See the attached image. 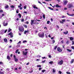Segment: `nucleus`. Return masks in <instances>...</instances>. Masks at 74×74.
<instances>
[{"instance_id":"f257e3e1","label":"nucleus","mask_w":74,"mask_h":74,"mask_svg":"<svg viewBox=\"0 0 74 74\" xmlns=\"http://www.w3.org/2000/svg\"><path fill=\"white\" fill-rule=\"evenodd\" d=\"M38 36L39 37L43 38V37H44V32H43L42 33H39L38 34Z\"/></svg>"},{"instance_id":"f03ea898","label":"nucleus","mask_w":74,"mask_h":74,"mask_svg":"<svg viewBox=\"0 0 74 74\" xmlns=\"http://www.w3.org/2000/svg\"><path fill=\"white\" fill-rule=\"evenodd\" d=\"M68 8H71L73 7V5L71 4H69L68 5H67Z\"/></svg>"},{"instance_id":"7ed1b4c3","label":"nucleus","mask_w":74,"mask_h":74,"mask_svg":"<svg viewBox=\"0 0 74 74\" xmlns=\"http://www.w3.org/2000/svg\"><path fill=\"white\" fill-rule=\"evenodd\" d=\"M68 3V1L67 0L63 1V4L64 5H66Z\"/></svg>"},{"instance_id":"20e7f679","label":"nucleus","mask_w":74,"mask_h":74,"mask_svg":"<svg viewBox=\"0 0 74 74\" xmlns=\"http://www.w3.org/2000/svg\"><path fill=\"white\" fill-rule=\"evenodd\" d=\"M19 31H20L21 32H24V28H23L19 27L18 28Z\"/></svg>"},{"instance_id":"39448f33","label":"nucleus","mask_w":74,"mask_h":74,"mask_svg":"<svg viewBox=\"0 0 74 74\" xmlns=\"http://www.w3.org/2000/svg\"><path fill=\"white\" fill-rule=\"evenodd\" d=\"M63 60H61L59 62H58V64H59L60 65H62V64H63Z\"/></svg>"},{"instance_id":"423d86ee","label":"nucleus","mask_w":74,"mask_h":74,"mask_svg":"<svg viewBox=\"0 0 74 74\" xmlns=\"http://www.w3.org/2000/svg\"><path fill=\"white\" fill-rule=\"evenodd\" d=\"M14 58L15 62H18V58H16L15 55L14 56Z\"/></svg>"},{"instance_id":"0eeeda50","label":"nucleus","mask_w":74,"mask_h":74,"mask_svg":"<svg viewBox=\"0 0 74 74\" xmlns=\"http://www.w3.org/2000/svg\"><path fill=\"white\" fill-rule=\"evenodd\" d=\"M57 51L59 52H62V50L60 47H58L57 48Z\"/></svg>"},{"instance_id":"6e6552de","label":"nucleus","mask_w":74,"mask_h":74,"mask_svg":"<svg viewBox=\"0 0 74 74\" xmlns=\"http://www.w3.org/2000/svg\"><path fill=\"white\" fill-rule=\"evenodd\" d=\"M27 53H28V51H26L25 52V51H24L23 52V54L24 55H27Z\"/></svg>"},{"instance_id":"1a4fd4ad","label":"nucleus","mask_w":74,"mask_h":74,"mask_svg":"<svg viewBox=\"0 0 74 74\" xmlns=\"http://www.w3.org/2000/svg\"><path fill=\"white\" fill-rule=\"evenodd\" d=\"M34 20H31V25H33V24L34 23Z\"/></svg>"},{"instance_id":"9d476101","label":"nucleus","mask_w":74,"mask_h":74,"mask_svg":"<svg viewBox=\"0 0 74 74\" xmlns=\"http://www.w3.org/2000/svg\"><path fill=\"white\" fill-rule=\"evenodd\" d=\"M67 15H69V16H74V14H70L68 13H67Z\"/></svg>"},{"instance_id":"9b49d317","label":"nucleus","mask_w":74,"mask_h":74,"mask_svg":"<svg viewBox=\"0 0 74 74\" xmlns=\"http://www.w3.org/2000/svg\"><path fill=\"white\" fill-rule=\"evenodd\" d=\"M26 33H29V30H27V31L25 30L24 31L25 34H26Z\"/></svg>"},{"instance_id":"f8f14e48","label":"nucleus","mask_w":74,"mask_h":74,"mask_svg":"<svg viewBox=\"0 0 74 74\" xmlns=\"http://www.w3.org/2000/svg\"><path fill=\"white\" fill-rule=\"evenodd\" d=\"M56 7L57 8H59V7L60 8L61 7V6L59 5L58 4H56Z\"/></svg>"},{"instance_id":"ddd939ff","label":"nucleus","mask_w":74,"mask_h":74,"mask_svg":"<svg viewBox=\"0 0 74 74\" xmlns=\"http://www.w3.org/2000/svg\"><path fill=\"white\" fill-rule=\"evenodd\" d=\"M8 25V23H6L5 24L4 22L3 23V25L4 26H7Z\"/></svg>"},{"instance_id":"4468645a","label":"nucleus","mask_w":74,"mask_h":74,"mask_svg":"<svg viewBox=\"0 0 74 74\" xmlns=\"http://www.w3.org/2000/svg\"><path fill=\"white\" fill-rule=\"evenodd\" d=\"M7 59H8V60H10L11 59V58L10 56H7Z\"/></svg>"},{"instance_id":"2eb2a0df","label":"nucleus","mask_w":74,"mask_h":74,"mask_svg":"<svg viewBox=\"0 0 74 74\" xmlns=\"http://www.w3.org/2000/svg\"><path fill=\"white\" fill-rule=\"evenodd\" d=\"M3 40L4 41H5V42H7V39L6 38H4Z\"/></svg>"},{"instance_id":"dca6fc26","label":"nucleus","mask_w":74,"mask_h":74,"mask_svg":"<svg viewBox=\"0 0 74 74\" xmlns=\"http://www.w3.org/2000/svg\"><path fill=\"white\" fill-rule=\"evenodd\" d=\"M74 59H72L71 61V64L73 63H74Z\"/></svg>"},{"instance_id":"f3484780","label":"nucleus","mask_w":74,"mask_h":74,"mask_svg":"<svg viewBox=\"0 0 74 74\" xmlns=\"http://www.w3.org/2000/svg\"><path fill=\"white\" fill-rule=\"evenodd\" d=\"M70 40L71 41H72V40H74V38L72 37H71L70 38Z\"/></svg>"},{"instance_id":"a211bd4d","label":"nucleus","mask_w":74,"mask_h":74,"mask_svg":"<svg viewBox=\"0 0 74 74\" xmlns=\"http://www.w3.org/2000/svg\"><path fill=\"white\" fill-rule=\"evenodd\" d=\"M53 61H51L49 63V64H50L52 65V64H53Z\"/></svg>"},{"instance_id":"6ab92c4d","label":"nucleus","mask_w":74,"mask_h":74,"mask_svg":"<svg viewBox=\"0 0 74 74\" xmlns=\"http://www.w3.org/2000/svg\"><path fill=\"white\" fill-rule=\"evenodd\" d=\"M68 31H66V32H64V34H68Z\"/></svg>"},{"instance_id":"aec40b11","label":"nucleus","mask_w":74,"mask_h":74,"mask_svg":"<svg viewBox=\"0 0 74 74\" xmlns=\"http://www.w3.org/2000/svg\"><path fill=\"white\" fill-rule=\"evenodd\" d=\"M67 50L69 52H71L72 51V50H70L69 49H67Z\"/></svg>"},{"instance_id":"412c9836","label":"nucleus","mask_w":74,"mask_h":74,"mask_svg":"<svg viewBox=\"0 0 74 74\" xmlns=\"http://www.w3.org/2000/svg\"><path fill=\"white\" fill-rule=\"evenodd\" d=\"M21 46V45H18L16 46V48H18Z\"/></svg>"},{"instance_id":"4be33fe9","label":"nucleus","mask_w":74,"mask_h":74,"mask_svg":"<svg viewBox=\"0 0 74 74\" xmlns=\"http://www.w3.org/2000/svg\"><path fill=\"white\" fill-rule=\"evenodd\" d=\"M48 8L50 9V10H53V9L51 8V7H49Z\"/></svg>"},{"instance_id":"5701e85b","label":"nucleus","mask_w":74,"mask_h":74,"mask_svg":"<svg viewBox=\"0 0 74 74\" xmlns=\"http://www.w3.org/2000/svg\"><path fill=\"white\" fill-rule=\"evenodd\" d=\"M18 16H19V18H21V14L20 13H19L18 14Z\"/></svg>"},{"instance_id":"b1692460","label":"nucleus","mask_w":74,"mask_h":74,"mask_svg":"<svg viewBox=\"0 0 74 74\" xmlns=\"http://www.w3.org/2000/svg\"><path fill=\"white\" fill-rule=\"evenodd\" d=\"M12 34V32H10L8 34V35L10 36V35H11Z\"/></svg>"},{"instance_id":"393cba45","label":"nucleus","mask_w":74,"mask_h":74,"mask_svg":"<svg viewBox=\"0 0 74 74\" xmlns=\"http://www.w3.org/2000/svg\"><path fill=\"white\" fill-rule=\"evenodd\" d=\"M33 8H36V9H38V8L37 7H36V6H34L33 7Z\"/></svg>"},{"instance_id":"a878e982","label":"nucleus","mask_w":74,"mask_h":74,"mask_svg":"<svg viewBox=\"0 0 74 74\" xmlns=\"http://www.w3.org/2000/svg\"><path fill=\"white\" fill-rule=\"evenodd\" d=\"M24 26L25 27V28H27V26L26 25H24Z\"/></svg>"},{"instance_id":"bb28decb","label":"nucleus","mask_w":74,"mask_h":74,"mask_svg":"<svg viewBox=\"0 0 74 74\" xmlns=\"http://www.w3.org/2000/svg\"><path fill=\"white\" fill-rule=\"evenodd\" d=\"M37 67H41V65H38L37 66Z\"/></svg>"},{"instance_id":"cd10ccee","label":"nucleus","mask_w":74,"mask_h":74,"mask_svg":"<svg viewBox=\"0 0 74 74\" xmlns=\"http://www.w3.org/2000/svg\"><path fill=\"white\" fill-rule=\"evenodd\" d=\"M5 8H8V5H7L5 7Z\"/></svg>"},{"instance_id":"c85d7f7f","label":"nucleus","mask_w":74,"mask_h":74,"mask_svg":"<svg viewBox=\"0 0 74 74\" xmlns=\"http://www.w3.org/2000/svg\"><path fill=\"white\" fill-rule=\"evenodd\" d=\"M43 18L44 19H45V14H43Z\"/></svg>"},{"instance_id":"c756f323","label":"nucleus","mask_w":74,"mask_h":74,"mask_svg":"<svg viewBox=\"0 0 74 74\" xmlns=\"http://www.w3.org/2000/svg\"><path fill=\"white\" fill-rule=\"evenodd\" d=\"M53 72L54 73H55V70L54 69H53Z\"/></svg>"},{"instance_id":"7c9ffc66","label":"nucleus","mask_w":74,"mask_h":74,"mask_svg":"<svg viewBox=\"0 0 74 74\" xmlns=\"http://www.w3.org/2000/svg\"><path fill=\"white\" fill-rule=\"evenodd\" d=\"M42 72V73H44V72H45V70H42L41 71Z\"/></svg>"},{"instance_id":"2f4dec72","label":"nucleus","mask_w":74,"mask_h":74,"mask_svg":"<svg viewBox=\"0 0 74 74\" xmlns=\"http://www.w3.org/2000/svg\"><path fill=\"white\" fill-rule=\"evenodd\" d=\"M11 30H12V29H9L8 30V32H11Z\"/></svg>"},{"instance_id":"473e14b6","label":"nucleus","mask_w":74,"mask_h":74,"mask_svg":"<svg viewBox=\"0 0 74 74\" xmlns=\"http://www.w3.org/2000/svg\"><path fill=\"white\" fill-rule=\"evenodd\" d=\"M62 21L64 23V22H66V20L65 19H63V20H62Z\"/></svg>"},{"instance_id":"72a5a7b5","label":"nucleus","mask_w":74,"mask_h":74,"mask_svg":"<svg viewBox=\"0 0 74 74\" xmlns=\"http://www.w3.org/2000/svg\"><path fill=\"white\" fill-rule=\"evenodd\" d=\"M66 44H69V41L67 40L66 41Z\"/></svg>"},{"instance_id":"f704fd0d","label":"nucleus","mask_w":74,"mask_h":74,"mask_svg":"<svg viewBox=\"0 0 74 74\" xmlns=\"http://www.w3.org/2000/svg\"><path fill=\"white\" fill-rule=\"evenodd\" d=\"M16 13L17 14H18V13H19V11H18V9H17L16 10Z\"/></svg>"},{"instance_id":"c9c22d12","label":"nucleus","mask_w":74,"mask_h":74,"mask_svg":"<svg viewBox=\"0 0 74 74\" xmlns=\"http://www.w3.org/2000/svg\"><path fill=\"white\" fill-rule=\"evenodd\" d=\"M23 43H25V42H27V41L26 40H24L23 42Z\"/></svg>"},{"instance_id":"e433bc0d","label":"nucleus","mask_w":74,"mask_h":74,"mask_svg":"<svg viewBox=\"0 0 74 74\" xmlns=\"http://www.w3.org/2000/svg\"><path fill=\"white\" fill-rule=\"evenodd\" d=\"M58 48V46H56L55 47V48H54V49H56V48Z\"/></svg>"},{"instance_id":"4c0bfd02","label":"nucleus","mask_w":74,"mask_h":74,"mask_svg":"<svg viewBox=\"0 0 74 74\" xmlns=\"http://www.w3.org/2000/svg\"><path fill=\"white\" fill-rule=\"evenodd\" d=\"M18 51H19V49H17L16 51V53H17L18 52Z\"/></svg>"},{"instance_id":"58836bf2","label":"nucleus","mask_w":74,"mask_h":74,"mask_svg":"<svg viewBox=\"0 0 74 74\" xmlns=\"http://www.w3.org/2000/svg\"><path fill=\"white\" fill-rule=\"evenodd\" d=\"M3 12V10H0V13Z\"/></svg>"},{"instance_id":"ea45409f","label":"nucleus","mask_w":74,"mask_h":74,"mask_svg":"<svg viewBox=\"0 0 74 74\" xmlns=\"http://www.w3.org/2000/svg\"><path fill=\"white\" fill-rule=\"evenodd\" d=\"M11 7L12 8H15V6L13 5H12L11 6Z\"/></svg>"},{"instance_id":"a19ab883","label":"nucleus","mask_w":74,"mask_h":74,"mask_svg":"<svg viewBox=\"0 0 74 74\" xmlns=\"http://www.w3.org/2000/svg\"><path fill=\"white\" fill-rule=\"evenodd\" d=\"M60 22L61 23H63V24L64 23H63V21H60Z\"/></svg>"},{"instance_id":"79ce46f5","label":"nucleus","mask_w":74,"mask_h":74,"mask_svg":"<svg viewBox=\"0 0 74 74\" xmlns=\"http://www.w3.org/2000/svg\"><path fill=\"white\" fill-rule=\"evenodd\" d=\"M46 61V60H44V61H42V63H45V62Z\"/></svg>"},{"instance_id":"37998d69","label":"nucleus","mask_w":74,"mask_h":74,"mask_svg":"<svg viewBox=\"0 0 74 74\" xmlns=\"http://www.w3.org/2000/svg\"><path fill=\"white\" fill-rule=\"evenodd\" d=\"M71 48L73 49H74V46H72L71 47Z\"/></svg>"},{"instance_id":"c03bdc74","label":"nucleus","mask_w":74,"mask_h":74,"mask_svg":"<svg viewBox=\"0 0 74 74\" xmlns=\"http://www.w3.org/2000/svg\"><path fill=\"white\" fill-rule=\"evenodd\" d=\"M48 57L49 58H51V55H49Z\"/></svg>"},{"instance_id":"a18cd8bd","label":"nucleus","mask_w":74,"mask_h":74,"mask_svg":"<svg viewBox=\"0 0 74 74\" xmlns=\"http://www.w3.org/2000/svg\"><path fill=\"white\" fill-rule=\"evenodd\" d=\"M50 22V21H48L47 22V24H49Z\"/></svg>"},{"instance_id":"49530a36","label":"nucleus","mask_w":74,"mask_h":74,"mask_svg":"<svg viewBox=\"0 0 74 74\" xmlns=\"http://www.w3.org/2000/svg\"><path fill=\"white\" fill-rule=\"evenodd\" d=\"M3 64V63L2 62H0V64Z\"/></svg>"},{"instance_id":"de8ad7c7","label":"nucleus","mask_w":74,"mask_h":74,"mask_svg":"<svg viewBox=\"0 0 74 74\" xmlns=\"http://www.w3.org/2000/svg\"><path fill=\"white\" fill-rule=\"evenodd\" d=\"M66 73L67 74H71V73L70 72H66Z\"/></svg>"},{"instance_id":"09e8293b","label":"nucleus","mask_w":74,"mask_h":74,"mask_svg":"<svg viewBox=\"0 0 74 74\" xmlns=\"http://www.w3.org/2000/svg\"><path fill=\"white\" fill-rule=\"evenodd\" d=\"M21 42V41H19L17 43V44H20Z\"/></svg>"},{"instance_id":"8fccbe9b","label":"nucleus","mask_w":74,"mask_h":74,"mask_svg":"<svg viewBox=\"0 0 74 74\" xmlns=\"http://www.w3.org/2000/svg\"><path fill=\"white\" fill-rule=\"evenodd\" d=\"M38 3L40 4H41V5H42V3H41V2H40V1H38Z\"/></svg>"},{"instance_id":"3c124183","label":"nucleus","mask_w":74,"mask_h":74,"mask_svg":"<svg viewBox=\"0 0 74 74\" xmlns=\"http://www.w3.org/2000/svg\"><path fill=\"white\" fill-rule=\"evenodd\" d=\"M61 43H62V44L64 42L63 40L61 41Z\"/></svg>"},{"instance_id":"603ef678","label":"nucleus","mask_w":74,"mask_h":74,"mask_svg":"<svg viewBox=\"0 0 74 74\" xmlns=\"http://www.w3.org/2000/svg\"><path fill=\"white\" fill-rule=\"evenodd\" d=\"M21 22H24V19L22 18L21 20Z\"/></svg>"},{"instance_id":"864d4df0","label":"nucleus","mask_w":74,"mask_h":74,"mask_svg":"<svg viewBox=\"0 0 74 74\" xmlns=\"http://www.w3.org/2000/svg\"><path fill=\"white\" fill-rule=\"evenodd\" d=\"M4 73L3 72H0V74H4Z\"/></svg>"},{"instance_id":"5fc2aeb1","label":"nucleus","mask_w":74,"mask_h":74,"mask_svg":"<svg viewBox=\"0 0 74 74\" xmlns=\"http://www.w3.org/2000/svg\"><path fill=\"white\" fill-rule=\"evenodd\" d=\"M53 42V43H55V40H53L52 41Z\"/></svg>"},{"instance_id":"6e6d98bb","label":"nucleus","mask_w":74,"mask_h":74,"mask_svg":"<svg viewBox=\"0 0 74 74\" xmlns=\"http://www.w3.org/2000/svg\"><path fill=\"white\" fill-rule=\"evenodd\" d=\"M46 57H42V58L43 59H46Z\"/></svg>"},{"instance_id":"4d7b16f0","label":"nucleus","mask_w":74,"mask_h":74,"mask_svg":"<svg viewBox=\"0 0 74 74\" xmlns=\"http://www.w3.org/2000/svg\"><path fill=\"white\" fill-rule=\"evenodd\" d=\"M56 26H57V28L58 29H59V26H58V25H56Z\"/></svg>"},{"instance_id":"13d9d810","label":"nucleus","mask_w":74,"mask_h":74,"mask_svg":"<svg viewBox=\"0 0 74 74\" xmlns=\"http://www.w3.org/2000/svg\"><path fill=\"white\" fill-rule=\"evenodd\" d=\"M59 73H60V74H62V72H61V71H59Z\"/></svg>"},{"instance_id":"bf43d9fd","label":"nucleus","mask_w":74,"mask_h":74,"mask_svg":"<svg viewBox=\"0 0 74 74\" xmlns=\"http://www.w3.org/2000/svg\"><path fill=\"white\" fill-rule=\"evenodd\" d=\"M44 29H46V30H47V27H45L44 28Z\"/></svg>"},{"instance_id":"052dcab7","label":"nucleus","mask_w":74,"mask_h":74,"mask_svg":"<svg viewBox=\"0 0 74 74\" xmlns=\"http://www.w3.org/2000/svg\"><path fill=\"white\" fill-rule=\"evenodd\" d=\"M7 32V29H6L4 32L5 33H6V32Z\"/></svg>"},{"instance_id":"680f3d73","label":"nucleus","mask_w":74,"mask_h":74,"mask_svg":"<svg viewBox=\"0 0 74 74\" xmlns=\"http://www.w3.org/2000/svg\"><path fill=\"white\" fill-rule=\"evenodd\" d=\"M64 47H65V45H62V47H63V48L64 49L65 48Z\"/></svg>"},{"instance_id":"e2e57ef3","label":"nucleus","mask_w":74,"mask_h":74,"mask_svg":"<svg viewBox=\"0 0 74 74\" xmlns=\"http://www.w3.org/2000/svg\"><path fill=\"white\" fill-rule=\"evenodd\" d=\"M72 45H74V41H72Z\"/></svg>"},{"instance_id":"0e129e2a","label":"nucleus","mask_w":74,"mask_h":74,"mask_svg":"<svg viewBox=\"0 0 74 74\" xmlns=\"http://www.w3.org/2000/svg\"><path fill=\"white\" fill-rule=\"evenodd\" d=\"M24 9H26V6H24Z\"/></svg>"},{"instance_id":"69168bd1","label":"nucleus","mask_w":74,"mask_h":74,"mask_svg":"<svg viewBox=\"0 0 74 74\" xmlns=\"http://www.w3.org/2000/svg\"><path fill=\"white\" fill-rule=\"evenodd\" d=\"M10 37H13V35L12 34V35H10Z\"/></svg>"},{"instance_id":"338daca9","label":"nucleus","mask_w":74,"mask_h":74,"mask_svg":"<svg viewBox=\"0 0 74 74\" xmlns=\"http://www.w3.org/2000/svg\"><path fill=\"white\" fill-rule=\"evenodd\" d=\"M41 70V68H40L39 69V70L40 71V70Z\"/></svg>"},{"instance_id":"774afa93","label":"nucleus","mask_w":74,"mask_h":74,"mask_svg":"<svg viewBox=\"0 0 74 74\" xmlns=\"http://www.w3.org/2000/svg\"><path fill=\"white\" fill-rule=\"evenodd\" d=\"M6 70H7V71H9V70H10V69H7Z\"/></svg>"}]
</instances>
